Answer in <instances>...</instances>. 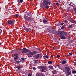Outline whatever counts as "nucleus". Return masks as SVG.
<instances>
[{
    "label": "nucleus",
    "instance_id": "6ab92c4d",
    "mask_svg": "<svg viewBox=\"0 0 76 76\" xmlns=\"http://www.w3.org/2000/svg\"><path fill=\"white\" fill-rule=\"evenodd\" d=\"M72 73L73 74H75L76 73V70H73L72 71Z\"/></svg>",
    "mask_w": 76,
    "mask_h": 76
},
{
    "label": "nucleus",
    "instance_id": "473e14b6",
    "mask_svg": "<svg viewBox=\"0 0 76 76\" xmlns=\"http://www.w3.org/2000/svg\"><path fill=\"white\" fill-rule=\"evenodd\" d=\"M64 22L65 23H68V22H68V21H67L66 20H64Z\"/></svg>",
    "mask_w": 76,
    "mask_h": 76
},
{
    "label": "nucleus",
    "instance_id": "9b49d317",
    "mask_svg": "<svg viewBox=\"0 0 76 76\" xmlns=\"http://www.w3.org/2000/svg\"><path fill=\"white\" fill-rule=\"evenodd\" d=\"M17 2L18 3H19L22 4L23 2V0H18Z\"/></svg>",
    "mask_w": 76,
    "mask_h": 76
},
{
    "label": "nucleus",
    "instance_id": "e433bc0d",
    "mask_svg": "<svg viewBox=\"0 0 76 76\" xmlns=\"http://www.w3.org/2000/svg\"><path fill=\"white\" fill-rule=\"evenodd\" d=\"M19 15L18 14H16L15 15V16H16V17H18Z\"/></svg>",
    "mask_w": 76,
    "mask_h": 76
},
{
    "label": "nucleus",
    "instance_id": "f8f14e48",
    "mask_svg": "<svg viewBox=\"0 0 76 76\" xmlns=\"http://www.w3.org/2000/svg\"><path fill=\"white\" fill-rule=\"evenodd\" d=\"M36 48V49H37L38 50V53L37 52V53H41V50H40L38 48Z\"/></svg>",
    "mask_w": 76,
    "mask_h": 76
},
{
    "label": "nucleus",
    "instance_id": "3c124183",
    "mask_svg": "<svg viewBox=\"0 0 76 76\" xmlns=\"http://www.w3.org/2000/svg\"><path fill=\"white\" fill-rule=\"evenodd\" d=\"M55 47H53V49H54V48H55Z\"/></svg>",
    "mask_w": 76,
    "mask_h": 76
},
{
    "label": "nucleus",
    "instance_id": "5701e85b",
    "mask_svg": "<svg viewBox=\"0 0 76 76\" xmlns=\"http://www.w3.org/2000/svg\"><path fill=\"white\" fill-rule=\"evenodd\" d=\"M28 18V17L26 16V15H24V18H25V19H26V20H27Z\"/></svg>",
    "mask_w": 76,
    "mask_h": 76
},
{
    "label": "nucleus",
    "instance_id": "b1692460",
    "mask_svg": "<svg viewBox=\"0 0 76 76\" xmlns=\"http://www.w3.org/2000/svg\"><path fill=\"white\" fill-rule=\"evenodd\" d=\"M48 64H51L53 63V62H52V61H48Z\"/></svg>",
    "mask_w": 76,
    "mask_h": 76
},
{
    "label": "nucleus",
    "instance_id": "f704fd0d",
    "mask_svg": "<svg viewBox=\"0 0 76 76\" xmlns=\"http://www.w3.org/2000/svg\"><path fill=\"white\" fill-rule=\"evenodd\" d=\"M21 67L20 66H17V69H18V70H19V69H20V68Z\"/></svg>",
    "mask_w": 76,
    "mask_h": 76
},
{
    "label": "nucleus",
    "instance_id": "5fc2aeb1",
    "mask_svg": "<svg viewBox=\"0 0 76 76\" xmlns=\"http://www.w3.org/2000/svg\"><path fill=\"white\" fill-rule=\"evenodd\" d=\"M48 58H49V57H50V56H48Z\"/></svg>",
    "mask_w": 76,
    "mask_h": 76
},
{
    "label": "nucleus",
    "instance_id": "20e7f679",
    "mask_svg": "<svg viewBox=\"0 0 76 76\" xmlns=\"http://www.w3.org/2000/svg\"><path fill=\"white\" fill-rule=\"evenodd\" d=\"M37 54V51H34L32 52H29L28 53H26V54L27 55H35Z\"/></svg>",
    "mask_w": 76,
    "mask_h": 76
},
{
    "label": "nucleus",
    "instance_id": "c85d7f7f",
    "mask_svg": "<svg viewBox=\"0 0 76 76\" xmlns=\"http://www.w3.org/2000/svg\"><path fill=\"white\" fill-rule=\"evenodd\" d=\"M44 56L45 58H48V56H47V55L45 56Z\"/></svg>",
    "mask_w": 76,
    "mask_h": 76
},
{
    "label": "nucleus",
    "instance_id": "bf43d9fd",
    "mask_svg": "<svg viewBox=\"0 0 76 76\" xmlns=\"http://www.w3.org/2000/svg\"><path fill=\"white\" fill-rule=\"evenodd\" d=\"M69 5H70V4H69Z\"/></svg>",
    "mask_w": 76,
    "mask_h": 76
},
{
    "label": "nucleus",
    "instance_id": "c03bdc74",
    "mask_svg": "<svg viewBox=\"0 0 76 76\" xmlns=\"http://www.w3.org/2000/svg\"><path fill=\"white\" fill-rule=\"evenodd\" d=\"M2 32V31L1 30V29H0V35H1Z\"/></svg>",
    "mask_w": 76,
    "mask_h": 76
},
{
    "label": "nucleus",
    "instance_id": "f3484780",
    "mask_svg": "<svg viewBox=\"0 0 76 76\" xmlns=\"http://www.w3.org/2000/svg\"><path fill=\"white\" fill-rule=\"evenodd\" d=\"M18 60V57L16 56L14 57V60L15 61H16Z\"/></svg>",
    "mask_w": 76,
    "mask_h": 76
},
{
    "label": "nucleus",
    "instance_id": "de8ad7c7",
    "mask_svg": "<svg viewBox=\"0 0 76 76\" xmlns=\"http://www.w3.org/2000/svg\"><path fill=\"white\" fill-rule=\"evenodd\" d=\"M32 55H28V57H32Z\"/></svg>",
    "mask_w": 76,
    "mask_h": 76
},
{
    "label": "nucleus",
    "instance_id": "2f4dec72",
    "mask_svg": "<svg viewBox=\"0 0 76 76\" xmlns=\"http://www.w3.org/2000/svg\"><path fill=\"white\" fill-rule=\"evenodd\" d=\"M42 72H45V69H43L42 70Z\"/></svg>",
    "mask_w": 76,
    "mask_h": 76
},
{
    "label": "nucleus",
    "instance_id": "0eeeda50",
    "mask_svg": "<svg viewBox=\"0 0 76 76\" xmlns=\"http://www.w3.org/2000/svg\"><path fill=\"white\" fill-rule=\"evenodd\" d=\"M63 31H58L57 33V34L58 35H60V36H62L63 35Z\"/></svg>",
    "mask_w": 76,
    "mask_h": 76
},
{
    "label": "nucleus",
    "instance_id": "cd10ccee",
    "mask_svg": "<svg viewBox=\"0 0 76 76\" xmlns=\"http://www.w3.org/2000/svg\"><path fill=\"white\" fill-rule=\"evenodd\" d=\"M33 61L35 64H37V60L34 59V60Z\"/></svg>",
    "mask_w": 76,
    "mask_h": 76
},
{
    "label": "nucleus",
    "instance_id": "37998d69",
    "mask_svg": "<svg viewBox=\"0 0 76 76\" xmlns=\"http://www.w3.org/2000/svg\"><path fill=\"white\" fill-rule=\"evenodd\" d=\"M55 25L56 26H59V24H58V23H57L55 24Z\"/></svg>",
    "mask_w": 76,
    "mask_h": 76
},
{
    "label": "nucleus",
    "instance_id": "ddd939ff",
    "mask_svg": "<svg viewBox=\"0 0 76 76\" xmlns=\"http://www.w3.org/2000/svg\"><path fill=\"white\" fill-rule=\"evenodd\" d=\"M36 76H45L43 74H41L40 73H39L38 74H37Z\"/></svg>",
    "mask_w": 76,
    "mask_h": 76
},
{
    "label": "nucleus",
    "instance_id": "4be33fe9",
    "mask_svg": "<svg viewBox=\"0 0 76 76\" xmlns=\"http://www.w3.org/2000/svg\"><path fill=\"white\" fill-rule=\"evenodd\" d=\"M37 68L39 69H42V66H37Z\"/></svg>",
    "mask_w": 76,
    "mask_h": 76
},
{
    "label": "nucleus",
    "instance_id": "412c9836",
    "mask_svg": "<svg viewBox=\"0 0 76 76\" xmlns=\"http://www.w3.org/2000/svg\"><path fill=\"white\" fill-rule=\"evenodd\" d=\"M47 22V21L45 19L43 20V23H46Z\"/></svg>",
    "mask_w": 76,
    "mask_h": 76
},
{
    "label": "nucleus",
    "instance_id": "13d9d810",
    "mask_svg": "<svg viewBox=\"0 0 76 76\" xmlns=\"http://www.w3.org/2000/svg\"><path fill=\"white\" fill-rule=\"evenodd\" d=\"M29 26H31V25H29Z\"/></svg>",
    "mask_w": 76,
    "mask_h": 76
},
{
    "label": "nucleus",
    "instance_id": "603ef678",
    "mask_svg": "<svg viewBox=\"0 0 76 76\" xmlns=\"http://www.w3.org/2000/svg\"><path fill=\"white\" fill-rule=\"evenodd\" d=\"M50 57H53V55H51V56H50Z\"/></svg>",
    "mask_w": 76,
    "mask_h": 76
},
{
    "label": "nucleus",
    "instance_id": "864d4df0",
    "mask_svg": "<svg viewBox=\"0 0 76 76\" xmlns=\"http://www.w3.org/2000/svg\"><path fill=\"white\" fill-rule=\"evenodd\" d=\"M1 44H2L0 42V45H1Z\"/></svg>",
    "mask_w": 76,
    "mask_h": 76
},
{
    "label": "nucleus",
    "instance_id": "6e6552de",
    "mask_svg": "<svg viewBox=\"0 0 76 76\" xmlns=\"http://www.w3.org/2000/svg\"><path fill=\"white\" fill-rule=\"evenodd\" d=\"M66 59H64L61 62V63L62 64H64L66 63H67V61H66Z\"/></svg>",
    "mask_w": 76,
    "mask_h": 76
},
{
    "label": "nucleus",
    "instance_id": "aec40b11",
    "mask_svg": "<svg viewBox=\"0 0 76 76\" xmlns=\"http://www.w3.org/2000/svg\"><path fill=\"white\" fill-rule=\"evenodd\" d=\"M52 73L53 74H56V73H57V71L56 70H54L53 71Z\"/></svg>",
    "mask_w": 76,
    "mask_h": 76
},
{
    "label": "nucleus",
    "instance_id": "a18cd8bd",
    "mask_svg": "<svg viewBox=\"0 0 76 76\" xmlns=\"http://www.w3.org/2000/svg\"><path fill=\"white\" fill-rule=\"evenodd\" d=\"M33 70H34V71L36 70V68L35 67H33Z\"/></svg>",
    "mask_w": 76,
    "mask_h": 76
},
{
    "label": "nucleus",
    "instance_id": "423d86ee",
    "mask_svg": "<svg viewBox=\"0 0 76 76\" xmlns=\"http://www.w3.org/2000/svg\"><path fill=\"white\" fill-rule=\"evenodd\" d=\"M31 50L28 49H26L23 50L22 53H28V52H31Z\"/></svg>",
    "mask_w": 76,
    "mask_h": 76
},
{
    "label": "nucleus",
    "instance_id": "f257e3e1",
    "mask_svg": "<svg viewBox=\"0 0 76 76\" xmlns=\"http://www.w3.org/2000/svg\"><path fill=\"white\" fill-rule=\"evenodd\" d=\"M50 0H43L42 3L40 5V7L48 9L49 7L48 5H50Z\"/></svg>",
    "mask_w": 76,
    "mask_h": 76
},
{
    "label": "nucleus",
    "instance_id": "6e6d98bb",
    "mask_svg": "<svg viewBox=\"0 0 76 76\" xmlns=\"http://www.w3.org/2000/svg\"><path fill=\"white\" fill-rule=\"evenodd\" d=\"M57 66H59V65H57Z\"/></svg>",
    "mask_w": 76,
    "mask_h": 76
},
{
    "label": "nucleus",
    "instance_id": "a19ab883",
    "mask_svg": "<svg viewBox=\"0 0 76 76\" xmlns=\"http://www.w3.org/2000/svg\"><path fill=\"white\" fill-rule=\"evenodd\" d=\"M56 57L57 58H59V57H60V55H57Z\"/></svg>",
    "mask_w": 76,
    "mask_h": 76
},
{
    "label": "nucleus",
    "instance_id": "4468645a",
    "mask_svg": "<svg viewBox=\"0 0 76 76\" xmlns=\"http://www.w3.org/2000/svg\"><path fill=\"white\" fill-rule=\"evenodd\" d=\"M63 35H65V36H67L68 35V33L67 32H65L64 31H63Z\"/></svg>",
    "mask_w": 76,
    "mask_h": 76
},
{
    "label": "nucleus",
    "instance_id": "39448f33",
    "mask_svg": "<svg viewBox=\"0 0 76 76\" xmlns=\"http://www.w3.org/2000/svg\"><path fill=\"white\" fill-rule=\"evenodd\" d=\"M42 55L40 54H38L36 56L34 57V58L35 59H38L40 57H42Z\"/></svg>",
    "mask_w": 76,
    "mask_h": 76
},
{
    "label": "nucleus",
    "instance_id": "f03ea898",
    "mask_svg": "<svg viewBox=\"0 0 76 76\" xmlns=\"http://www.w3.org/2000/svg\"><path fill=\"white\" fill-rule=\"evenodd\" d=\"M15 20L12 19V20H8L7 23V24H9V25H13L15 23Z\"/></svg>",
    "mask_w": 76,
    "mask_h": 76
},
{
    "label": "nucleus",
    "instance_id": "ea45409f",
    "mask_svg": "<svg viewBox=\"0 0 76 76\" xmlns=\"http://www.w3.org/2000/svg\"><path fill=\"white\" fill-rule=\"evenodd\" d=\"M60 24L61 25H64V23H60Z\"/></svg>",
    "mask_w": 76,
    "mask_h": 76
},
{
    "label": "nucleus",
    "instance_id": "4d7b16f0",
    "mask_svg": "<svg viewBox=\"0 0 76 76\" xmlns=\"http://www.w3.org/2000/svg\"><path fill=\"white\" fill-rule=\"evenodd\" d=\"M65 76H69V75H66Z\"/></svg>",
    "mask_w": 76,
    "mask_h": 76
},
{
    "label": "nucleus",
    "instance_id": "58836bf2",
    "mask_svg": "<svg viewBox=\"0 0 76 76\" xmlns=\"http://www.w3.org/2000/svg\"><path fill=\"white\" fill-rule=\"evenodd\" d=\"M16 62H17V64H19V62H20V61H16Z\"/></svg>",
    "mask_w": 76,
    "mask_h": 76
},
{
    "label": "nucleus",
    "instance_id": "a211bd4d",
    "mask_svg": "<svg viewBox=\"0 0 76 76\" xmlns=\"http://www.w3.org/2000/svg\"><path fill=\"white\" fill-rule=\"evenodd\" d=\"M26 15H27V16H31V15L32 14H31V12H30L29 13H27Z\"/></svg>",
    "mask_w": 76,
    "mask_h": 76
},
{
    "label": "nucleus",
    "instance_id": "79ce46f5",
    "mask_svg": "<svg viewBox=\"0 0 76 76\" xmlns=\"http://www.w3.org/2000/svg\"><path fill=\"white\" fill-rule=\"evenodd\" d=\"M69 56H72V53H69Z\"/></svg>",
    "mask_w": 76,
    "mask_h": 76
},
{
    "label": "nucleus",
    "instance_id": "7c9ffc66",
    "mask_svg": "<svg viewBox=\"0 0 76 76\" xmlns=\"http://www.w3.org/2000/svg\"><path fill=\"white\" fill-rule=\"evenodd\" d=\"M47 31L48 32H50V31H51V30L49 28H47Z\"/></svg>",
    "mask_w": 76,
    "mask_h": 76
},
{
    "label": "nucleus",
    "instance_id": "a878e982",
    "mask_svg": "<svg viewBox=\"0 0 76 76\" xmlns=\"http://www.w3.org/2000/svg\"><path fill=\"white\" fill-rule=\"evenodd\" d=\"M61 29H63V30L64 29L65 27L64 26H62L61 27Z\"/></svg>",
    "mask_w": 76,
    "mask_h": 76
},
{
    "label": "nucleus",
    "instance_id": "2eb2a0df",
    "mask_svg": "<svg viewBox=\"0 0 76 76\" xmlns=\"http://www.w3.org/2000/svg\"><path fill=\"white\" fill-rule=\"evenodd\" d=\"M60 38H61V39H66V37L64 36H63L62 35L60 36Z\"/></svg>",
    "mask_w": 76,
    "mask_h": 76
},
{
    "label": "nucleus",
    "instance_id": "09e8293b",
    "mask_svg": "<svg viewBox=\"0 0 76 76\" xmlns=\"http://www.w3.org/2000/svg\"><path fill=\"white\" fill-rule=\"evenodd\" d=\"M70 7H68L67 8V10H70Z\"/></svg>",
    "mask_w": 76,
    "mask_h": 76
},
{
    "label": "nucleus",
    "instance_id": "9d476101",
    "mask_svg": "<svg viewBox=\"0 0 76 76\" xmlns=\"http://www.w3.org/2000/svg\"><path fill=\"white\" fill-rule=\"evenodd\" d=\"M42 69H45V70H48V68L46 66H42Z\"/></svg>",
    "mask_w": 76,
    "mask_h": 76
},
{
    "label": "nucleus",
    "instance_id": "052dcab7",
    "mask_svg": "<svg viewBox=\"0 0 76 76\" xmlns=\"http://www.w3.org/2000/svg\"><path fill=\"white\" fill-rule=\"evenodd\" d=\"M1 29L0 28V29Z\"/></svg>",
    "mask_w": 76,
    "mask_h": 76
},
{
    "label": "nucleus",
    "instance_id": "dca6fc26",
    "mask_svg": "<svg viewBox=\"0 0 76 76\" xmlns=\"http://www.w3.org/2000/svg\"><path fill=\"white\" fill-rule=\"evenodd\" d=\"M48 68L51 69V70H52L53 69V66L52 65H49V66Z\"/></svg>",
    "mask_w": 76,
    "mask_h": 76
},
{
    "label": "nucleus",
    "instance_id": "1a4fd4ad",
    "mask_svg": "<svg viewBox=\"0 0 76 76\" xmlns=\"http://www.w3.org/2000/svg\"><path fill=\"white\" fill-rule=\"evenodd\" d=\"M27 20L28 22H31V21H32V20H33V19L31 18V17H28V18Z\"/></svg>",
    "mask_w": 76,
    "mask_h": 76
},
{
    "label": "nucleus",
    "instance_id": "49530a36",
    "mask_svg": "<svg viewBox=\"0 0 76 76\" xmlns=\"http://www.w3.org/2000/svg\"><path fill=\"white\" fill-rule=\"evenodd\" d=\"M21 60H25V58H21Z\"/></svg>",
    "mask_w": 76,
    "mask_h": 76
},
{
    "label": "nucleus",
    "instance_id": "4c0bfd02",
    "mask_svg": "<svg viewBox=\"0 0 76 76\" xmlns=\"http://www.w3.org/2000/svg\"><path fill=\"white\" fill-rule=\"evenodd\" d=\"M14 56H19V54H15L14 55Z\"/></svg>",
    "mask_w": 76,
    "mask_h": 76
},
{
    "label": "nucleus",
    "instance_id": "393cba45",
    "mask_svg": "<svg viewBox=\"0 0 76 76\" xmlns=\"http://www.w3.org/2000/svg\"><path fill=\"white\" fill-rule=\"evenodd\" d=\"M69 28H73V26L72 25H69Z\"/></svg>",
    "mask_w": 76,
    "mask_h": 76
},
{
    "label": "nucleus",
    "instance_id": "c756f323",
    "mask_svg": "<svg viewBox=\"0 0 76 76\" xmlns=\"http://www.w3.org/2000/svg\"><path fill=\"white\" fill-rule=\"evenodd\" d=\"M73 9H74L75 12V13L76 14V8H73Z\"/></svg>",
    "mask_w": 76,
    "mask_h": 76
},
{
    "label": "nucleus",
    "instance_id": "c9c22d12",
    "mask_svg": "<svg viewBox=\"0 0 76 76\" xmlns=\"http://www.w3.org/2000/svg\"><path fill=\"white\" fill-rule=\"evenodd\" d=\"M28 76H31L32 74L31 73H30L28 74Z\"/></svg>",
    "mask_w": 76,
    "mask_h": 76
},
{
    "label": "nucleus",
    "instance_id": "bb28decb",
    "mask_svg": "<svg viewBox=\"0 0 76 76\" xmlns=\"http://www.w3.org/2000/svg\"><path fill=\"white\" fill-rule=\"evenodd\" d=\"M25 30L26 31H29V29L28 28H26L25 29Z\"/></svg>",
    "mask_w": 76,
    "mask_h": 76
},
{
    "label": "nucleus",
    "instance_id": "72a5a7b5",
    "mask_svg": "<svg viewBox=\"0 0 76 76\" xmlns=\"http://www.w3.org/2000/svg\"><path fill=\"white\" fill-rule=\"evenodd\" d=\"M56 5L58 7L59 6V4L58 3H56Z\"/></svg>",
    "mask_w": 76,
    "mask_h": 76
},
{
    "label": "nucleus",
    "instance_id": "7ed1b4c3",
    "mask_svg": "<svg viewBox=\"0 0 76 76\" xmlns=\"http://www.w3.org/2000/svg\"><path fill=\"white\" fill-rule=\"evenodd\" d=\"M65 70L66 72L67 73H68V74H66V75H71V72H69L70 71V68H69V67H65Z\"/></svg>",
    "mask_w": 76,
    "mask_h": 76
},
{
    "label": "nucleus",
    "instance_id": "8fccbe9b",
    "mask_svg": "<svg viewBox=\"0 0 76 76\" xmlns=\"http://www.w3.org/2000/svg\"><path fill=\"white\" fill-rule=\"evenodd\" d=\"M23 50H26V48H23Z\"/></svg>",
    "mask_w": 76,
    "mask_h": 76
}]
</instances>
